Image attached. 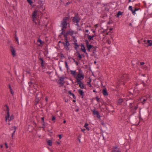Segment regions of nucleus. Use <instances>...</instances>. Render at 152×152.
<instances>
[{
  "label": "nucleus",
  "instance_id": "1",
  "mask_svg": "<svg viewBox=\"0 0 152 152\" xmlns=\"http://www.w3.org/2000/svg\"><path fill=\"white\" fill-rule=\"evenodd\" d=\"M72 75L73 76L76 80V82L82 81L84 78V75L81 69H79V72L76 74V70L70 71Z\"/></svg>",
  "mask_w": 152,
  "mask_h": 152
},
{
  "label": "nucleus",
  "instance_id": "2",
  "mask_svg": "<svg viewBox=\"0 0 152 152\" xmlns=\"http://www.w3.org/2000/svg\"><path fill=\"white\" fill-rule=\"evenodd\" d=\"M7 108V114L5 115V121L7 123L10 125V121L13 120L14 118V116L13 114H10V110L9 107L7 106H6Z\"/></svg>",
  "mask_w": 152,
  "mask_h": 152
},
{
  "label": "nucleus",
  "instance_id": "3",
  "mask_svg": "<svg viewBox=\"0 0 152 152\" xmlns=\"http://www.w3.org/2000/svg\"><path fill=\"white\" fill-rule=\"evenodd\" d=\"M69 18V17H66L63 18V21L61 22V26L62 28L61 30H63L64 28H66L67 25V20Z\"/></svg>",
  "mask_w": 152,
  "mask_h": 152
},
{
  "label": "nucleus",
  "instance_id": "4",
  "mask_svg": "<svg viewBox=\"0 0 152 152\" xmlns=\"http://www.w3.org/2000/svg\"><path fill=\"white\" fill-rule=\"evenodd\" d=\"M80 20V18L77 16H75L73 18V21L74 23H76V25L79 26V23Z\"/></svg>",
  "mask_w": 152,
  "mask_h": 152
},
{
  "label": "nucleus",
  "instance_id": "5",
  "mask_svg": "<svg viewBox=\"0 0 152 152\" xmlns=\"http://www.w3.org/2000/svg\"><path fill=\"white\" fill-rule=\"evenodd\" d=\"M39 15L38 14V11L37 10H34L32 13L33 21L34 22H35V19Z\"/></svg>",
  "mask_w": 152,
  "mask_h": 152
},
{
  "label": "nucleus",
  "instance_id": "6",
  "mask_svg": "<svg viewBox=\"0 0 152 152\" xmlns=\"http://www.w3.org/2000/svg\"><path fill=\"white\" fill-rule=\"evenodd\" d=\"M63 44L64 46V48L67 51L69 50V47L70 45V44L69 42L67 40L66 38V39L65 42H63Z\"/></svg>",
  "mask_w": 152,
  "mask_h": 152
},
{
  "label": "nucleus",
  "instance_id": "7",
  "mask_svg": "<svg viewBox=\"0 0 152 152\" xmlns=\"http://www.w3.org/2000/svg\"><path fill=\"white\" fill-rule=\"evenodd\" d=\"M66 34H67L70 35L73 37H75L76 34V32L72 30H70L68 31Z\"/></svg>",
  "mask_w": 152,
  "mask_h": 152
},
{
  "label": "nucleus",
  "instance_id": "8",
  "mask_svg": "<svg viewBox=\"0 0 152 152\" xmlns=\"http://www.w3.org/2000/svg\"><path fill=\"white\" fill-rule=\"evenodd\" d=\"M85 42L86 44V47L88 48V50L90 52V49L93 47V46L89 44L88 41V40H86L85 41Z\"/></svg>",
  "mask_w": 152,
  "mask_h": 152
},
{
  "label": "nucleus",
  "instance_id": "9",
  "mask_svg": "<svg viewBox=\"0 0 152 152\" xmlns=\"http://www.w3.org/2000/svg\"><path fill=\"white\" fill-rule=\"evenodd\" d=\"M80 46L81 47V50L84 53H85L87 56H88V54L86 51L85 47L84 45L83 44H81L80 45Z\"/></svg>",
  "mask_w": 152,
  "mask_h": 152
},
{
  "label": "nucleus",
  "instance_id": "10",
  "mask_svg": "<svg viewBox=\"0 0 152 152\" xmlns=\"http://www.w3.org/2000/svg\"><path fill=\"white\" fill-rule=\"evenodd\" d=\"M92 111L93 112V114H94V115H96L97 117L98 118H100L101 116L99 114V113L97 111H96L95 109L92 110Z\"/></svg>",
  "mask_w": 152,
  "mask_h": 152
},
{
  "label": "nucleus",
  "instance_id": "11",
  "mask_svg": "<svg viewBox=\"0 0 152 152\" xmlns=\"http://www.w3.org/2000/svg\"><path fill=\"white\" fill-rule=\"evenodd\" d=\"M65 79V77H61L60 78L59 80L60 82L59 83L63 85L64 83V80Z\"/></svg>",
  "mask_w": 152,
  "mask_h": 152
},
{
  "label": "nucleus",
  "instance_id": "12",
  "mask_svg": "<svg viewBox=\"0 0 152 152\" xmlns=\"http://www.w3.org/2000/svg\"><path fill=\"white\" fill-rule=\"evenodd\" d=\"M43 42L42 41V40L39 38L38 39L37 41V45L40 47L42 46L43 45L42 43Z\"/></svg>",
  "mask_w": 152,
  "mask_h": 152
},
{
  "label": "nucleus",
  "instance_id": "13",
  "mask_svg": "<svg viewBox=\"0 0 152 152\" xmlns=\"http://www.w3.org/2000/svg\"><path fill=\"white\" fill-rule=\"evenodd\" d=\"M113 152H121V151L119 148L116 146L113 148Z\"/></svg>",
  "mask_w": 152,
  "mask_h": 152
},
{
  "label": "nucleus",
  "instance_id": "14",
  "mask_svg": "<svg viewBox=\"0 0 152 152\" xmlns=\"http://www.w3.org/2000/svg\"><path fill=\"white\" fill-rule=\"evenodd\" d=\"M77 84L79 85V86L81 88L83 89L84 88V86L82 81L77 82Z\"/></svg>",
  "mask_w": 152,
  "mask_h": 152
},
{
  "label": "nucleus",
  "instance_id": "15",
  "mask_svg": "<svg viewBox=\"0 0 152 152\" xmlns=\"http://www.w3.org/2000/svg\"><path fill=\"white\" fill-rule=\"evenodd\" d=\"M145 44L148 43V44L147 45L148 47L150 46H152V41L151 40H148L146 42V41L145 40L144 41Z\"/></svg>",
  "mask_w": 152,
  "mask_h": 152
},
{
  "label": "nucleus",
  "instance_id": "16",
  "mask_svg": "<svg viewBox=\"0 0 152 152\" xmlns=\"http://www.w3.org/2000/svg\"><path fill=\"white\" fill-rule=\"evenodd\" d=\"M140 65L141 66V68L143 69H146L147 68V66L146 65L144 64L145 63L143 62H140Z\"/></svg>",
  "mask_w": 152,
  "mask_h": 152
},
{
  "label": "nucleus",
  "instance_id": "17",
  "mask_svg": "<svg viewBox=\"0 0 152 152\" xmlns=\"http://www.w3.org/2000/svg\"><path fill=\"white\" fill-rule=\"evenodd\" d=\"M11 48H12L11 52L13 56L14 57L16 55L15 50L12 47H11Z\"/></svg>",
  "mask_w": 152,
  "mask_h": 152
},
{
  "label": "nucleus",
  "instance_id": "18",
  "mask_svg": "<svg viewBox=\"0 0 152 152\" xmlns=\"http://www.w3.org/2000/svg\"><path fill=\"white\" fill-rule=\"evenodd\" d=\"M103 94L104 96H107L108 94L106 88H104L102 91Z\"/></svg>",
  "mask_w": 152,
  "mask_h": 152
},
{
  "label": "nucleus",
  "instance_id": "19",
  "mask_svg": "<svg viewBox=\"0 0 152 152\" xmlns=\"http://www.w3.org/2000/svg\"><path fill=\"white\" fill-rule=\"evenodd\" d=\"M140 100L141 101V103L142 104H144L146 100V99H145L143 98H140Z\"/></svg>",
  "mask_w": 152,
  "mask_h": 152
},
{
  "label": "nucleus",
  "instance_id": "20",
  "mask_svg": "<svg viewBox=\"0 0 152 152\" xmlns=\"http://www.w3.org/2000/svg\"><path fill=\"white\" fill-rule=\"evenodd\" d=\"M13 128H14V130L12 134V138H13L14 137V136L15 135V131H16V127L15 126H13Z\"/></svg>",
  "mask_w": 152,
  "mask_h": 152
},
{
  "label": "nucleus",
  "instance_id": "21",
  "mask_svg": "<svg viewBox=\"0 0 152 152\" xmlns=\"http://www.w3.org/2000/svg\"><path fill=\"white\" fill-rule=\"evenodd\" d=\"M78 92L80 94V95L82 96V98H83V95H84V92L81 89H79L78 90Z\"/></svg>",
  "mask_w": 152,
  "mask_h": 152
},
{
  "label": "nucleus",
  "instance_id": "22",
  "mask_svg": "<svg viewBox=\"0 0 152 152\" xmlns=\"http://www.w3.org/2000/svg\"><path fill=\"white\" fill-rule=\"evenodd\" d=\"M87 36H88V39L89 40H91L93 39L94 36H90L89 34L87 35Z\"/></svg>",
  "mask_w": 152,
  "mask_h": 152
},
{
  "label": "nucleus",
  "instance_id": "23",
  "mask_svg": "<svg viewBox=\"0 0 152 152\" xmlns=\"http://www.w3.org/2000/svg\"><path fill=\"white\" fill-rule=\"evenodd\" d=\"M69 94L71 96H73V97L74 99H75L76 97L75 96V95L74 94L72 93L71 91H69Z\"/></svg>",
  "mask_w": 152,
  "mask_h": 152
},
{
  "label": "nucleus",
  "instance_id": "24",
  "mask_svg": "<svg viewBox=\"0 0 152 152\" xmlns=\"http://www.w3.org/2000/svg\"><path fill=\"white\" fill-rule=\"evenodd\" d=\"M47 143L48 145L51 146L52 145V141L51 140H48L47 141Z\"/></svg>",
  "mask_w": 152,
  "mask_h": 152
},
{
  "label": "nucleus",
  "instance_id": "25",
  "mask_svg": "<svg viewBox=\"0 0 152 152\" xmlns=\"http://www.w3.org/2000/svg\"><path fill=\"white\" fill-rule=\"evenodd\" d=\"M88 123H85L84 125V127L86 128V129L88 131L89 130V129L88 127Z\"/></svg>",
  "mask_w": 152,
  "mask_h": 152
},
{
  "label": "nucleus",
  "instance_id": "26",
  "mask_svg": "<svg viewBox=\"0 0 152 152\" xmlns=\"http://www.w3.org/2000/svg\"><path fill=\"white\" fill-rule=\"evenodd\" d=\"M123 101V100L122 99H119L118 101V103L119 104H121Z\"/></svg>",
  "mask_w": 152,
  "mask_h": 152
},
{
  "label": "nucleus",
  "instance_id": "27",
  "mask_svg": "<svg viewBox=\"0 0 152 152\" xmlns=\"http://www.w3.org/2000/svg\"><path fill=\"white\" fill-rule=\"evenodd\" d=\"M65 66H66L67 69V70H68L69 69V66H68V65L67 62L65 61Z\"/></svg>",
  "mask_w": 152,
  "mask_h": 152
},
{
  "label": "nucleus",
  "instance_id": "28",
  "mask_svg": "<svg viewBox=\"0 0 152 152\" xmlns=\"http://www.w3.org/2000/svg\"><path fill=\"white\" fill-rule=\"evenodd\" d=\"M27 1L30 5H32L33 3V1L32 0H27Z\"/></svg>",
  "mask_w": 152,
  "mask_h": 152
},
{
  "label": "nucleus",
  "instance_id": "29",
  "mask_svg": "<svg viewBox=\"0 0 152 152\" xmlns=\"http://www.w3.org/2000/svg\"><path fill=\"white\" fill-rule=\"evenodd\" d=\"M77 56L80 59H81L82 58V56L80 54L79 52L78 53H77Z\"/></svg>",
  "mask_w": 152,
  "mask_h": 152
},
{
  "label": "nucleus",
  "instance_id": "30",
  "mask_svg": "<svg viewBox=\"0 0 152 152\" xmlns=\"http://www.w3.org/2000/svg\"><path fill=\"white\" fill-rule=\"evenodd\" d=\"M75 48L76 49H77L79 47V45H78L77 44V43H75Z\"/></svg>",
  "mask_w": 152,
  "mask_h": 152
},
{
  "label": "nucleus",
  "instance_id": "31",
  "mask_svg": "<svg viewBox=\"0 0 152 152\" xmlns=\"http://www.w3.org/2000/svg\"><path fill=\"white\" fill-rule=\"evenodd\" d=\"M132 12V13L133 14V15H135L136 14V12L135 10H132V11H131Z\"/></svg>",
  "mask_w": 152,
  "mask_h": 152
},
{
  "label": "nucleus",
  "instance_id": "32",
  "mask_svg": "<svg viewBox=\"0 0 152 152\" xmlns=\"http://www.w3.org/2000/svg\"><path fill=\"white\" fill-rule=\"evenodd\" d=\"M128 9L129 10H131V11H132L133 10L132 6H129V7Z\"/></svg>",
  "mask_w": 152,
  "mask_h": 152
},
{
  "label": "nucleus",
  "instance_id": "33",
  "mask_svg": "<svg viewBox=\"0 0 152 152\" xmlns=\"http://www.w3.org/2000/svg\"><path fill=\"white\" fill-rule=\"evenodd\" d=\"M52 120L54 122H55L56 117L55 116H53Z\"/></svg>",
  "mask_w": 152,
  "mask_h": 152
},
{
  "label": "nucleus",
  "instance_id": "34",
  "mask_svg": "<svg viewBox=\"0 0 152 152\" xmlns=\"http://www.w3.org/2000/svg\"><path fill=\"white\" fill-rule=\"evenodd\" d=\"M77 30H79V31H81L82 30V29H81V28L80 27V26H79H79H77Z\"/></svg>",
  "mask_w": 152,
  "mask_h": 152
},
{
  "label": "nucleus",
  "instance_id": "35",
  "mask_svg": "<svg viewBox=\"0 0 152 152\" xmlns=\"http://www.w3.org/2000/svg\"><path fill=\"white\" fill-rule=\"evenodd\" d=\"M107 42L109 44V45H110L111 44V41L108 39L107 40Z\"/></svg>",
  "mask_w": 152,
  "mask_h": 152
},
{
  "label": "nucleus",
  "instance_id": "36",
  "mask_svg": "<svg viewBox=\"0 0 152 152\" xmlns=\"http://www.w3.org/2000/svg\"><path fill=\"white\" fill-rule=\"evenodd\" d=\"M10 92H11V93L12 95H13V94H14V92L12 90V89H10Z\"/></svg>",
  "mask_w": 152,
  "mask_h": 152
},
{
  "label": "nucleus",
  "instance_id": "37",
  "mask_svg": "<svg viewBox=\"0 0 152 152\" xmlns=\"http://www.w3.org/2000/svg\"><path fill=\"white\" fill-rule=\"evenodd\" d=\"M16 41H17L18 45H19V41L18 38L17 37H16Z\"/></svg>",
  "mask_w": 152,
  "mask_h": 152
},
{
  "label": "nucleus",
  "instance_id": "38",
  "mask_svg": "<svg viewBox=\"0 0 152 152\" xmlns=\"http://www.w3.org/2000/svg\"><path fill=\"white\" fill-rule=\"evenodd\" d=\"M122 14V13L121 11H119L118 12V15H121Z\"/></svg>",
  "mask_w": 152,
  "mask_h": 152
},
{
  "label": "nucleus",
  "instance_id": "39",
  "mask_svg": "<svg viewBox=\"0 0 152 152\" xmlns=\"http://www.w3.org/2000/svg\"><path fill=\"white\" fill-rule=\"evenodd\" d=\"M42 125H43V126H42V127L44 129L45 127V123L44 122H43V124H42Z\"/></svg>",
  "mask_w": 152,
  "mask_h": 152
},
{
  "label": "nucleus",
  "instance_id": "40",
  "mask_svg": "<svg viewBox=\"0 0 152 152\" xmlns=\"http://www.w3.org/2000/svg\"><path fill=\"white\" fill-rule=\"evenodd\" d=\"M74 61L75 62L77 66H78V63L77 61H76L75 59L74 60Z\"/></svg>",
  "mask_w": 152,
  "mask_h": 152
},
{
  "label": "nucleus",
  "instance_id": "41",
  "mask_svg": "<svg viewBox=\"0 0 152 152\" xmlns=\"http://www.w3.org/2000/svg\"><path fill=\"white\" fill-rule=\"evenodd\" d=\"M28 83L29 85V86H31L32 83L31 82H28Z\"/></svg>",
  "mask_w": 152,
  "mask_h": 152
},
{
  "label": "nucleus",
  "instance_id": "42",
  "mask_svg": "<svg viewBox=\"0 0 152 152\" xmlns=\"http://www.w3.org/2000/svg\"><path fill=\"white\" fill-rule=\"evenodd\" d=\"M5 146L6 147V148H8V145L7 144V143H5Z\"/></svg>",
  "mask_w": 152,
  "mask_h": 152
},
{
  "label": "nucleus",
  "instance_id": "43",
  "mask_svg": "<svg viewBox=\"0 0 152 152\" xmlns=\"http://www.w3.org/2000/svg\"><path fill=\"white\" fill-rule=\"evenodd\" d=\"M96 99L97 102H99V99L98 97H96Z\"/></svg>",
  "mask_w": 152,
  "mask_h": 152
},
{
  "label": "nucleus",
  "instance_id": "44",
  "mask_svg": "<svg viewBox=\"0 0 152 152\" xmlns=\"http://www.w3.org/2000/svg\"><path fill=\"white\" fill-rule=\"evenodd\" d=\"M88 86H89L91 87L92 86L91 85V82L90 81L88 83Z\"/></svg>",
  "mask_w": 152,
  "mask_h": 152
},
{
  "label": "nucleus",
  "instance_id": "45",
  "mask_svg": "<svg viewBox=\"0 0 152 152\" xmlns=\"http://www.w3.org/2000/svg\"><path fill=\"white\" fill-rule=\"evenodd\" d=\"M59 138L60 139H61L62 138V135L61 134L58 135Z\"/></svg>",
  "mask_w": 152,
  "mask_h": 152
},
{
  "label": "nucleus",
  "instance_id": "46",
  "mask_svg": "<svg viewBox=\"0 0 152 152\" xmlns=\"http://www.w3.org/2000/svg\"><path fill=\"white\" fill-rule=\"evenodd\" d=\"M56 142L59 145H60V143H61V141H56Z\"/></svg>",
  "mask_w": 152,
  "mask_h": 152
},
{
  "label": "nucleus",
  "instance_id": "47",
  "mask_svg": "<svg viewBox=\"0 0 152 152\" xmlns=\"http://www.w3.org/2000/svg\"><path fill=\"white\" fill-rule=\"evenodd\" d=\"M138 106H136L135 107L134 109L135 110H136L138 108Z\"/></svg>",
  "mask_w": 152,
  "mask_h": 152
},
{
  "label": "nucleus",
  "instance_id": "48",
  "mask_svg": "<svg viewBox=\"0 0 152 152\" xmlns=\"http://www.w3.org/2000/svg\"><path fill=\"white\" fill-rule=\"evenodd\" d=\"M139 10V9L135 8V9L134 10H135V11H136L138 10Z\"/></svg>",
  "mask_w": 152,
  "mask_h": 152
},
{
  "label": "nucleus",
  "instance_id": "49",
  "mask_svg": "<svg viewBox=\"0 0 152 152\" xmlns=\"http://www.w3.org/2000/svg\"><path fill=\"white\" fill-rule=\"evenodd\" d=\"M68 99H66L65 100V102H68Z\"/></svg>",
  "mask_w": 152,
  "mask_h": 152
},
{
  "label": "nucleus",
  "instance_id": "50",
  "mask_svg": "<svg viewBox=\"0 0 152 152\" xmlns=\"http://www.w3.org/2000/svg\"><path fill=\"white\" fill-rule=\"evenodd\" d=\"M42 122H44V117H42Z\"/></svg>",
  "mask_w": 152,
  "mask_h": 152
},
{
  "label": "nucleus",
  "instance_id": "51",
  "mask_svg": "<svg viewBox=\"0 0 152 152\" xmlns=\"http://www.w3.org/2000/svg\"><path fill=\"white\" fill-rule=\"evenodd\" d=\"M9 88H10V89H12V88L10 85H9Z\"/></svg>",
  "mask_w": 152,
  "mask_h": 152
},
{
  "label": "nucleus",
  "instance_id": "52",
  "mask_svg": "<svg viewBox=\"0 0 152 152\" xmlns=\"http://www.w3.org/2000/svg\"><path fill=\"white\" fill-rule=\"evenodd\" d=\"M3 147V145H0V148H2Z\"/></svg>",
  "mask_w": 152,
  "mask_h": 152
},
{
  "label": "nucleus",
  "instance_id": "53",
  "mask_svg": "<svg viewBox=\"0 0 152 152\" xmlns=\"http://www.w3.org/2000/svg\"><path fill=\"white\" fill-rule=\"evenodd\" d=\"M85 130V129H81V131H83V132H84V131Z\"/></svg>",
  "mask_w": 152,
  "mask_h": 152
},
{
  "label": "nucleus",
  "instance_id": "54",
  "mask_svg": "<svg viewBox=\"0 0 152 152\" xmlns=\"http://www.w3.org/2000/svg\"><path fill=\"white\" fill-rule=\"evenodd\" d=\"M59 68H60V70L61 71H62V70L61 67H60Z\"/></svg>",
  "mask_w": 152,
  "mask_h": 152
},
{
  "label": "nucleus",
  "instance_id": "55",
  "mask_svg": "<svg viewBox=\"0 0 152 152\" xmlns=\"http://www.w3.org/2000/svg\"><path fill=\"white\" fill-rule=\"evenodd\" d=\"M79 111V109H77L76 110V111L77 112L78 111Z\"/></svg>",
  "mask_w": 152,
  "mask_h": 152
},
{
  "label": "nucleus",
  "instance_id": "56",
  "mask_svg": "<svg viewBox=\"0 0 152 152\" xmlns=\"http://www.w3.org/2000/svg\"><path fill=\"white\" fill-rule=\"evenodd\" d=\"M86 32L88 33L89 32L88 30H86Z\"/></svg>",
  "mask_w": 152,
  "mask_h": 152
},
{
  "label": "nucleus",
  "instance_id": "57",
  "mask_svg": "<svg viewBox=\"0 0 152 152\" xmlns=\"http://www.w3.org/2000/svg\"><path fill=\"white\" fill-rule=\"evenodd\" d=\"M63 123L64 124L66 123V120H64L63 121Z\"/></svg>",
  "mask_w": 152,
  "mask_h": 152
},
{
  "label": "nucleus",
  "instance_id": "58",
  "mask_svg": "<svg viewBox=\"0 0 152 152\" xmlns=\"http://www.w3.org/2000/svg\"><path fill=\"white\" fill-rule=\"evenodd\" d=\"M91 30L92 31L93 33H95V31L94 30Z\"/></svg>",
  "mask_w": 152,
  "mask_h": 152
},
{
  "label": "nucleus",
  "instance_id": "59",
  "mask_svg": "<svg viewBox=\"0 0 152 152\" xmlns=\"http://www.w3.org/2000/svg\"><path fill=\"white\" fill-rule=\"evenodd\" d=\"M96 36V35H95V34H94V35H92V36H94V37Z\"/></svg>",
  "mask_w": 152,
  "mask_h": 152
},
{
  "label": "nucleus",
  "instance_id": "60",
  "mask_svg": "<svg viewBox=\"0 0 152 152\" xmlns=\"http://www.w3.org/2000/svg\"><path fill=\"white\" fill-rule=\"evenodd\" d=\"M95 26H96V27H98V24H96L95 25Z\"/></svg>",
  "mask_w": 152,
  "mask_h": 152
},
{
  "label": "nucleus",
  "instance_id": "61",
  "mask_svg": "<svg viewBox=\"0 0 152 152\" xmlns=\"http://www.w3.org/2000/svg\"><path fill=\"white\" fill-rule=\"evenodd\" d=\"M113 28H111L110 29V31H111V30H113Z\"/></svg>",
  "mask_w": 152,
  "mask_h": 152
},
{
  "label": "nucleus",
  "instance_id": "62",
  "mask_svg": "<svg viewBox=\"0 0 152 152\" xmlns=\"http://www.w3.org/2000/svg\"><path fill=\"white\" fill-rule=\"evenodd\" d=\"M41 60H42V64H43V60L42 59H41Z\"/></svg>",
  "mask_w": 152,
  "mask_h": 152
},
{
  "label": "nucleus",
  "instance_id": "63",
  "mask_svg": "<svg viewBox=\"0 0 152 152\" xmlns=\"http://www.w3.org/2000/svg\"><path fill=\"white\" fill-rule=\"evenodd\" d=\"M93 92H96V90H93Z\"/></svg>",
  "mask_w": 152,
  "mask_h": 152
},
{
  "label": "nucleus",
  "instance_id": "64",
  "mask_svg": "<svg viewBox=\"0 0 152 152\" xmlns=\"http://www.w3.org/2000/svg\"><path fill=\"white\" fill-rule=\"evenodd\" d=\"M69 3H67L66 4V5H69Z\"/></svg>",
  "mask_w": 152,
  "mask_h": 152
}]
</instances>
